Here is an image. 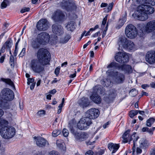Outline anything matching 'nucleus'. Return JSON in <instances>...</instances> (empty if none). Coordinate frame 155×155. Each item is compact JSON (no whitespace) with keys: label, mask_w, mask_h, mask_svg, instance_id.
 Returning <instances> with one entry per match:
<instances>
[{"label":"nucleus","mask_w":155,"mask_h":155,"mask_svg":"<svg viewBox=\"0 0 155 155\" xmlns=\"http://www.w3.org/2000/svg\"><path fill=\"white\" fill-rule=\"evenodd\" d=\"M66 28L68 31L71 32L73 31L75 29V23L73 21H71L68 23Z\"/></svg>","instance_id":"c85d7f7f"},{"label":"nucleus","mask_w":155,"mask_h":155,"mask_svg":"<svg viewBox=\"0 0 155 155\" xmlns=\"http://www.w3.org/2000/svg\"><path fill=\"white\" fill-rule=\"evenodd\" d=\"M5 56L3 55V56H2L0 58V62L1 63H2L4 60L5 58Z\"/></svg>","instance_id":"0e129e2a"},{"label":"nucleus","mask_w":155,"mask_h":155,"mask_svg":"<svg viewBox=\"0 0 155 155\" xmlns=\"http://www.w3.org/2000/svg\"><path fill=\"white\" fill-rule=\"evenodd\" d=\"M60 70V68L58 67H57L55 69L54 73L56 75H58L59 73V71Z\"/></svg>","instance_id":"13d9d810"},{"label":"nucleus","mask_w":155,"mask_h":155,"mask_svg":"<svg viewBox=\"0 0 155 155\" xmlns=\"http://www.w3.org/2000/svg\"><path fill=\"white\" fill-rule=\"evenodd\" d=\"M155 121V119L151 117L150 118L147 120L146 122V125L149 127H151L152 124Z\"/></svg>","instance_id":"4c0bfd02"},{"label":"nucleus","mask_w":155,"mask_h":155,"mask_svg":"<svg viewBox=\"0 0 155 155\" xmlns=\"http://www.w3.org/2000/svg\"><path fill=\"white\" fill-rule=\"evenodd\" d=\"M45 65L37 59L32 60L30 64L31 69L34 72L38 73H40L44 70V66Z\"/></svg>","instance_id":"39448f33"},{"label":"nucleus","mask_w":155,"mask_h":155,"mask_svg":"<svg viewBox=\"0 0 155 155\" xmlns=\"http://www.w3.org/2000/svg\"><path fill=\"white\" fill-rule=\"evenodd\" d=\"M119 70H122L125 73L130 74L133 72V70L131 67L127 64H123L120 65Z\"/></svg>","instance_id":"4be33fe9"},{"label":"nucleus","mask_w":155,"mask_h":155,"mask_svg":"<svg viewBox=\"0 0 155 155\" xmlns=\"http://www.w3.org/2000/svg\"><path fill=\"white\" fill-rule=\"evenodd\" d=\"M45 114V111L44 110H41L38 111L36 114L39 117H42Z\"/></svg>","instance_id":"a19ab883"},{"label":"nucleus","mask_w":155,"mask_h":155,"mask_svg":"<svg viewBox=\"0 0 155 155\" xmlns=\"http://www.w3.org/2000/svg\"><path fill=\"white\" fill-rule=\"evenodd\" d=\"M136 133H134L132 136H133V139H132L133 140L134 145L133 147V152H134V150L135 149V142L137 140L139 137L137 135H135Z\"/></svg>","instance_id":"e433bc0d"},{"label":"nucleus","mask_w":155,"mask_h":155,"mask_svg":"<svg viewBox=\"0 0 155 155\" xmlns=\"http://www.w3.org/2000/svg\"><path fill=\"white\" fill-rule=\"evenodd\" d=\"M25 48H23L22 49L21 52L20 53L19 55V56L20 57H22V56H23L25 54Z\"/></svg>","instance_id":"864d4df0"},{"label":"nucleus","mask_w":155,"mask_h":155,"mask_svg":"<svg viewBox=\"0 0 155 155\" xmlns=\"http://www.w3.org/2000/svg\"><path fill=\"white\" fill-rule=\"evenodd\" d=\"M107 15H106L105 17L104 18L102 22V25H104L106 23L107 20Z\"/></svg>","instance_id":"6e6d98bb"},{"label":"nucleus","mask_w":155,"mask_h":155,"mask_svg":"<svg viewBox=\"0 0 155 155\" xmlns=\"http://www.w3.org/2000/svg\"><path fill=\"white\" fill-rule=\"evenodd\" d=\"M49 155H59V153L55 150H52L49 153Z\"/></svg>","instance_id":"09e8293b"},{"label":"nucleus","mask_w":155,"mask_h":155,"mask_svg":"<svg viewBox=\"0 0 155 155\" xmlns=\"http://www.w3.org/2000/svg\"><path fill=\"white\" fill-rule=\"evenodd\" d=\"M15 129L12 127L5 126L0 129V134L2 137L5 139L12 138L15 134Z\"/></svg>","instance_id":"f03ea898"},{"label":"nucleus","mask_w":155,"mask_h":155,"mask_svg":"<svg viewBox=\"0 0 155 155\" xmlns=\"http://www.w3.org/2000/svg\"><path fill=\"white\" fill-rule=\"evenodd\" d=\"M146 61L150 64L155 63V51H150L147 52L146 55Z\"/></svg>","instance_id":"2eb2a0df"},{"label":"nucleus","mask_w":155,"mask_h":155,"mask_svg":"<svg viewBox=\"0 0 155 155\" xmlns=\"http://www.w3.org/2000/svg\"><path fill=\"white\" fill-rule=\"evenodd\" d=\"M104 153V150H101L96 153V155H102Z\"/></svg>","instance_id":"bf43d9fd"},{"label":"nucleus","mask_w":155,"mask_h":155,"mask_svg":"<svg viewBox=\"0 0 155 155\" xmlns=\"http://www.w3.org/2000/svg\"><path fill=\"white\" fill-rule=\"evenodd\" d=\"M37 29L40 31H44L47 30L49 27L48 22L45 19L40 20L37 23Z\"/></svg>","instance_id":"9b49d317"},{"label":"nucleus","mask_w":155,"mask_h":155,"mask_svg":"<svg viewBox=\"0 0 155 155\" xmlns=\"http://www.w3.org/2000/svg\"><path fill=\"white\" fill-rule=\"evenodd\" d=\"M36 38L41 43L42 45H45L49 42L50 36L46 32H42L38 34Z\"/></svg>","instance_id":"f8f14e48"},{"label":"nucleus","mask_w":155,"mask_h":155,"mask_svg":"<svg viewBox=\"0 0 155 155\" xmlns=\"http://www.w3.org/2000/svg\"><path fill=\"white\" fill-rule=\"evenodd\" d=\"M34 138L35 139H36V143L38 146L42 147L45 145L47 141L44 138L36 137H35Z\"/></svg>","instance_id":"412c9836"},{"label":"nucleus","mask_w":155,"mask_h":155,"mask_svg":"<svg viewBox=\"0 0 155 155\" xmlns=\"http://www.w3.org/2000/svg\"><path fill=\"white\" fill-rule=\"evenodd\" d=\"M89 103L88 102L87 99L85 98L82 99L81 101L79 103V105L82 108H84L86 107L88 105Z\"/></svg>","instance_id":"72a5a7b5"},{"label":"nucleus","mask_w":155,"mask_h":155,"mask_svg":"<svg viewBox=\"0 0 155 155\" xmlns=\"http://www.w3.org/2000/svg\"><path fill=\"white\" fill-rule=\"evenodd\" d=\"M56 92V90L55 89H54L49 92V93L51 94H54Z\"/></svg>","instance_id":"338daca9"},{"label":"nucleus","mask_w":155,"mask_h":155,"mask_svg":"<svg viewBox=\"0 0 155 155\" xmlns=\"http://www.w3.org/2000/svg\"><path fill=\"white\" fill-rule=\"evenodd\" d=\"M52 29L53 33L56 35L60 36L64 33L63 28L60 25L57 24L53 25L52 27Z\"/></svg>","instance_id":"ddd939ff"},{"label":"nucleus","mask_w":155,"mask_h":155,"mask_svg":"<svg viewBox=\"0 0 155 155\" xmlns=\"http://www.w3.org/2000/svg\"><path fill=\"white\" fill-rule=\"evenodd\" d=\"M76 71H75L74 73L73 74H70V78H74L76 76Z\"/></svg>","instance_id":"69168bd1"},{"label":"nucleus","mask_w":155,"mask_h":155,"mask_svg":"<svg viewBox=\"0 0 155 155\" xmlns=\"http://www.w3.org/2000/svg\"><path fill=\"white\" fill-rule=\"evenodd\" d=\"M101 84L104 86L111 87L112 84L110 79H104L102 81Z\"/></svg>","instance_id":"2f4dec72"},{"label":"nucleus","mask_w":155,"mask_h":155,"mask_svg":"<svg viewBox=\"0 0 155 155\" xmlns=\"http://www.w3.org/2000/svg\"><path fill=\"white\" fill-rule=\"evenodd\" d=\"M2 98L7 101H11L14 98L13 92L8 88H4L2 91Z\"/></svg>","instance_id":"1a4fd4ad"},{"label":"nucleus","mask_w":155,"mask_h":155,"mask_svg":"<svg viewBox=\"0 0 155 155\" xmlns=\"http://www.w3.org/2000/svg\"><path fill=\"white\" fill-rule=\"evenodd\" d=\"M41 45H42V44L37 38L32 39L31 42V46L33 49H36L40 47Z\"/></svg>","instance_id":"bb28decb"},{"label":"nucleus","mask_w":155,"mask_h":155,"mask_svg":"<svg viewBox=\"0 0 155 155\" xmlns=\"http://www.w3.org/2000/svg\"><path fill=\"white\" fill-rule=\"evenodd\" d=\"M138 112L137 110H131L129 112V116L131 118H133L137 114Z\"/></svg>","instance_id":"ea45409f"},{"label":"nucleus","mask_w":155,"mask_h":155,"mask_svg":"<svg viewBox=\"0 0 155 155\" xmlns=\"http://www.w3.org/2000/svg\"><path fill=\"white\" fill-rule=\"evenodd\" d=\"M9 3V1L8 0H4L1 5V8L2 9L6 7Z\"/></svg>","instance_id":"79ce46f5"},{"label":"nucleus","mask_w":155,"mask_h":155,"mask_svg":"<svg viewBox=\"0 0 155 155\" xmlns=\"http://www.w3.org/2000/svg\"><path fill=\"white\" fill-rule=\"evenodd\" d=\"M116 91L113 89H111L110 90L108 93V97H104V99L107 102H109L114 98L116 96Z\"/></svg>","instance_id":"393cba45"},{"label":"nucleus","mask_w":155,"mask_h":155,"mask_svg":"<svg viewBox=\"0 0 155 155\" xmlns=\"http://www.w3.org/2000/svg\"><path fill=\"white\" fill-rule=\"evenodd\" d=\"M28 84L29 85L30 84V82L32 83L34 81V79L32 78H28Z\"/></svg>","instance_id":"e2e57ef3"},{"label":"nucleus","mask_w":155,"mask_h":155,"mask_svg":"<svg viewBox=\"0 0 155 155\" xmlns=\"http://www.w3.org/2000/svg\"><path fill=\"white\" fill-rule=\"evenodd\" d=\"M130 130H127L126 131L122 136V138L123 139V142L124 143H127L130 142L133 139V136H130Z\"/></svg>","instance_id":"5701e85b"},{"label":"nucleus","mask_w":155,"mask_h":155,"mask_svg":"<svg viewBox=\"0 0 155 155\" xmlns=\"http://www.w3.org/2000/svg\"><path fill=\"white\" fill-rule=\"evenodd\" d=\"M86 155H93V152L91 150L87 151L85 154Z\"/></svg>","instance_id":"052dcab7"},{"label":"nucleus","mask_w":155,"mask_h":155,"mask_svg":"<svg viewBox=\"0 0 155 155\" xmlns=\"http://www.w3.org/2000/svg\"><path fill=\"white\" fill-rule=\"evenodd\" d=\"M123 54V52H119L117 53L115 57L116 61L117 62L121 63H126L128 62L129 60V57L128 55H125L124 57L125 58V59L124 60L122 59Z\"/></svg>","instance_id":"dca6fc26"},{"label":"nucleus","mask_w":155,"mask_h":155,"mask_svg":"<svg viewBox=\"0 0 155 155\" xmlns=\"http://www.w3.org/2000/svg\"><path fill=\"white\" fill-rule=\"evenodd\" d=\"M104 92L103 87L101 86L97 85L94 88L93 94L90 97L91 99L94 103L99 104L101 103V100L99 94L103 95Z\"/></svg>","instance_id":"7ed1b4c3"},{"label":"nucleus","mask_w":155,"mask_h":155,"mask_svg":"<svg viewBox=\"0 0 155 155\" xmlns=\"http://www.w3.org/2000/svg\"><path fill=\"white\" fill-rule=\"evenodd\" d=\"M137 91L135 89H133L131 90L130 94H131L132 96H134L137 94Z\"/></svg>","instance_id":"de8ad7c7"},{"label":"nucleus","mask_w":155,"mask_h":155,"mask_svg":"<svg viewBox=\"0 0 155 155\" xmlns=\"http://www.w3.org/2000/svg\"><path fill=\"white\" fill-rule=\"evenodd\" d=\"M18 51V47L15 46V50L14 53V55L15 56H16L17 55Z\"/></svg>","instance_id":"680f3d73"},{"label":"nucleus","mask_w":155,"mask_h":155,"mask_svg":"<svg viewBox=\"0 0 155 155\" xmlns=\"http://www.w3.org/2000/svg\"><path fill=\"white\" fill-rule=\"evenodd\" d=\"M145 30L147 33H150L155 30V20H152L148 22L145 26Z\"/></svg>","instance_id":"a211bd4d"},{"label":"nucleus","mask_w":155,"mask_h":155,"mask_svg":"<svg viewBox=\"0 0 155 155\" xmlns=\"http://www.w3.org/2000/svg\"><path fill=\"white\" fill-rule=\"evenodd\" d=\"M71 37V35L67 34L65 35L64 38L61 39L60 42L62 43H65L67 42Z\"/></svg>","instance_id":"c9c22d12"},{"label":"nucleus","mask_w":155,"mask_h":155,"mask_svg":"<svg viewBox=\"0 0 155 155\" xmlns=\"http://www.w3.org/2000/svg\"><path fill=\"white\" fill-rule=\"evenodd\" d=\"M92 123L91 119L86 116L81 118L77 124V127L81 130H86Z\"/></svg>","instance_id":"423d86ee"},{"label":"nucleus","mask_w":155,"mask_h":155,"mask_svg":"<svg viewBox=\"0 0 155 155\" xmlns=\"http://www.w3.org/2000/svg\"><path fill=\"white\" fill-rule=\"evenodd\" d=\"M29 8L25 7L21 10V12L22 13H24L26 12H28L30 10Z\"/></svg>","instance_id":"3c124183"},{"label":"nucleus","mask_w":155,"mask_h":155,"mask_svg":"<svg viewBox=\"0 0 155 155\" xmlns=\"http://www.w3.org/2000/svg\"><path fill=\"white\" fill-rule=\"evenodd\" d=\"M99 114L98 109L92 108L87 111L86 116L89 117L91 119H94L98 117Z\"/></svg>","instance_id":"4468645a"},{"label":"nucleus","mask_w":155,"mask_h":155,"mask_svg":"<svg viewBox=\"0 0 155 155\" xmlns=\"http://www.w3.org/2000/svg\"><path fill=\"white\" fill-rule=\"evenodd\" d=\"M124 49L128 51H134L135 50L136 48L134 43L130 40H128L125 45L123 48Z\"/></svg>","instance_id":"b1692460"},{"label":"nucleus","mask_w":155,"mask_h":155,"mask_svg":"<svg viewBox=\"0 0 155 155\" xmlns=\"http://www.w3.org/2000/svg\"><path fill=\"white\" fill-rule=\"evenodd\" d=\"M125 33L127 36L130 39L135 38L137 35L136 28L132 24L128 25L125 29Z\"/></svg>","instance_id":"0eeeda50"},{"label":"nucleus","mask_w":155,"mask_h":155,"mask_svg":"<svg viewBox=\"0 0 155 155\" xmlns=\"http://www.w3.org/2000/svg\"><path fill=\"white\" fill-rule=\"evenodd\" d=\"M56 144L57 146L61 149L65 151L66 150V147L64 146V144L63 143H60L59 141L57 140L56 142Z\"/></svg>","instance_id":"58836bf2"},{"label":"nucleus","mask_w":155,"mask_h":155,"mask_svg":"<svg viewBox=\"0 0 155 155\" xmlns=\"http://www.w3.org/2000/svg\"><path fill=\"white\" fill-rule=\"evenodd\" d=\"M139 9L143 10L148 15L152 14L154 12L153 7L147 5H142L139 6Z\"/></svg>","instance_id":"f3484780"},{"label":"nucleus","mask_w":155,"mask_h":155,"mask_svg":"<svg viewBox=\"0 0 155 155\" xmlns=\"http://www.w3.org/2000/svg\"><path fill=\"white\" fill-rule=\"evenodd\" d=\"M62 133L64 137H67L68 136L69 132L67 129L65 128L62 131Z\"/></svg>","instance_id":"49530a36"},{"label":"nucleus","mask_w":155,"mask_h":155,"mask_svg":"<svg viewBox=\"0 0 155 155\" xmlns=\"http://www.w3.org/2000/svg\"><path fill=\"white\" fill-rule=\"evenodd\" d=\"M142 152V150L139 148L137 149V154L140 153Z\"/></svg>","instance_id":"774afa93"},{"label":"nucleus","mask_w":155,"mask_h":155,"mask_svg":"<svg viewBox=\"0 0 155 155\" xmlns=\"http://www.w3.org/2000/svg\"><path fill=\"white\" fill-rule=\"evenodd\" d=\"M4 45H5V47H6L7 50V49L10 50L12 45L11 42L9 41H7L5 42Z\"/></svg>","instance_id":"37998d69"},{"label":"nucleus","mask_w":155,"mask_h":155,"mask_svg":"<svg viewBox=\"0 0 155 155\" xmlns=\"http://www.w3.org/2000/svg\"><path fill=\"white\" fill-rule=\"evenodd\" d=\"M107 25L106 27L105 28L104 31L103 32L102 34V37L104 38L106 34V32L107 30Z\"/></svg>","instance_id":"4d7b16f0"},{"label":"nucleus","mask_w":155,"mask_h":155,"mask_svg":"<svg viewBox=\"0 0 155 155\" xmlns=\"http://www.w3.org/2000/svg\"><path fill=\"white\" fill-rule=\"evenodd\" d=\"M73 5L74 4L72 2L69 0L64 1L62 2V8L68 10L71 8Z\"/></svg>","instance_id":"a878e982"},{"label":"nucleus","mask_w":155,"mask_h":155,"mask_svg":"<svg viewBox=\"0 0 155 155\" xmlns=\"http://www.w3.org/2000/svg\"><path fill=\"white\" fill-rule=\"evenodd\" d=\"M126 21V18L125 17H124L122 19H120L119 21V22L121 23V24L120 26H117L118 27L117 28H120L124 24Z\"/></svg>","instance_id":"c03bdc74"},{"label":"nucleus","mask_w":155,"mask_h":155,"mask_svg":"<svg viewBox=\"0 0 155 155\" xmlns=\"http://www.w3.org/2000/svg\"><path fill=\"white\" fill-rule=\"evenodd\" d=\"M107 75L115 77L116 82L119 84L123 83L125 79L124 75L121 73H119L117 71H111L110 70H108L106 72Z\"/></svg>","instance_id":"6e6552de"},{"label":"nucleus","mask_w":155,"mask_h":155,"mask_svg":"<svg viewBox=\"0 0 155 155\" xmlns=\"http://www.w3.org/2000/svg\"><path fill=\"white\" fill-rule=\"evenodd\" d=\"M64 17L65 15L61 11L57 10L55 12L54 15L53 17V18L55 21H61L64 20Z\"/></svg>","instance_id":"6ab92c4d"},{"label":"nucleus","mask_w":155,"mask_h":155,"mask_svg":"<svg viewBox=\"0 0 155 155\" xmlns=\"http://www.w3.org/2000/svg\"><path fill=\"white\" fill-rule=\"evenodd\" d=\"M6 49V47L5 45H3L0 50V56L1 55V54L4 52Z\"/></svg>","instance_id":"5fc2aeb1"},{"label":"nucleus","mask_w":155,"mask_h":155,"mask_svg":"<svg viewBox=\"0 0 155 155\" xmlns=\"http://www.w3.org/2000/svg\"><path fill=\"white\" fill-rule=\"evenodd\" d=\"M73 124L72 121H70L68 125L71 132L74 136L75 140L78 141H83L86 140L88 137V134L84 132H79L73 129Z\"/></svg>","instance_id":"f257e3e1"},{"label":"nucleus","mask_w":155,"mask_h":155,"mask_svg":"<svg viewBox=\"0 0 155 155\" xmlns=\"http://www.w3.org/2000/svg\"><path fill=\"white\" fill-rule=\"evenodd\" d=\"M14 58L13 56L12 55H11L10 58V63L11 66L13 64H14Z\"/></svg>","instance_id":"603ef678"},{"label":"nucleus","mask_w":155,"mask_h":155,"mask_svg":"<svg viewBox=\"0 0 155 155\" xmlns=\"http://www.w3.org/2000/svg\"><path fill=\"white\" fill-rule=\"evenodd\" d=\"M1 80L2 81H3L4 82H5L6 83L11 86L13 88L15 89V86L14 85L13 82L11 81V80L10 79H5L4 78H1Z\"/></svg>","instance_id":"473e14b6"},{"label":"nucleus","mask_w":155,"mask_h":155,"mask_svg":"<svg viewBox=\"0 0 155 155\" xmlns=\"http://www.w3.org/2000/svg\"><path fill=\"white\" fill-rule=\"evenodd\" d=\"M133 15L135 18L141 21L146 20L148 18L147 14L144 12L143 10L139 9V7L138 10L135 12Z\"/></svg>","instance_id":"9d476101"},{"label":"nucleus","mask_w":155,"mask_h":155,"mask_svg":"<svg viewBox=\"0 0 155 155\" xmlns=\"http://www.w3.org/2000/svg\"><path fill=\"white\" fill-rule=\"evenodd\" d=\"M128 40L127 39V38H126L124 36H121L119 38L117 41V44L119 47L118 48L119 51H122V49L121 48L120 49V46H122L123 48H124V45H125Z\"/></svg>","instance_id":"aec40b11"},{"label":"nucleus","mask_w":155,"mask_h":155,"mask_svg":"<svg viewBox=\"0 0 155 155\" xmlns=\"http://www.w3.org/2000/svg\"><path fill=\"white\" fill-rule=\"evenodd\" d=\"M120 64L115 62H112L109 64L107 67V68L117 69L119 70Z\"/></svg>","instance_id":"7c9ffc66"},{"label":"nucleus","mask_w":155,"mask_h":155,"mask_svg":"<svg viewBox=\"0 0 155 155\" xmlns=\"http://www.w3.org/2000/svg\"><path fill=\"white\" fill-rule=\"evenodd\" d=\"M108 148L110 150H112V153H115L118 149L119 146L118 144H114L113 143H109L108 145Z\"/></svg>","instance_id":"cd10ccee"},{"label":"nucleus","mask_w":155,"mask_h":155,"mask_svg":"<svg viewBox=\"0 0 155 155\" xmlns=\"http://www.w3.org/2000/svg\"><path fill=\"white\" fill-rule=\"evenodd\" d=\"M0 107L4 110H6L9 108L8 103L1 98H0Z\"/></svg>","instance_id":"c756f323"},{"label":"nucleus","mask_w":155,"mask_h":155,"mask_svg":"<svg viewBox=\"0 0 155 155\" xmlns=\"http://www.w3.org/2000/svg\"><path fill=\"white\" fill-rule=\"evenodd\" d=\"M61 133L60 130H55L53 131L52 133V136L54 137H56L58 135Z\"/></svg>","instance_id":"a18cd8bd"},{"label":"nucleus","mask_w":155,"mask_h":155,"mask_svg":"<svg viewBox=\"0 0 155 155\" xmlns=\"http://www.w3.org/2000/svg\"><path fill=\"white\" fill-rule=\"evenodd\" d=\"M113 5L114 3L113 2H111L109 4L108 7L107 8L108 12H109L112 9Z\"/></svg>","instance_id":"8fccbe9b"},{"label":"nucleus","mask_w":155,"mask_h":155,"mask_svg":"<svg viewBox=\"0 0 155 155\" xmlns=\"http://www.w3.org/2000/svg\"><path fill=\"white\" fill-rule=\"evenodd\" d=\"M49 54L46 49L43 48L39 49L37 53L38 60L41 61L43 64H47L50 60Z\"/></svg>","instance_id":"20e7f679"},{"label":"nucleus","mask_w":155,"mask_h":155,"mask_svg":"<svg viewBox=\"0 0 155 155\" xmlns=\"http://www.w3.org/2000/svg\"><path fill=\"white\" fill-rule=\"evenodd\" d=\"M8 124V122L7 121L2 118H0V127L2 128L5 126H7Z\"/></svg>","instance_id":"f704fd0d"}]
</instances>
